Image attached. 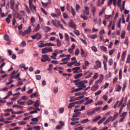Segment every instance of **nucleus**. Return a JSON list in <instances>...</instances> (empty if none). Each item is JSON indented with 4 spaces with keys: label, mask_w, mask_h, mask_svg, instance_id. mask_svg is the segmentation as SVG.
I'll use <instances>...</instances> for the list:
<instances>
[{
    "label": "nucleus",
    "mask_w": 130,
    "mask_h": 130,
    "mask_svg": "<svg viewBox=\"0 0 130 130\" xmlns=\"http://www.w3.org/2000/svg\"><path fill=\"white\" fill-rule=\"evenodd\" d=\"M88 82L87 80H84L82 81L78 82L75 84V85L78 86V87L80 88L81 90L85 88L86 87V86L85 84H86Z\"/></svg>",
    "instance_id": "1"
},
{
    "label": "nucleus",
    "mask_w": 130,
    "mask_h": 130,
    "mask_svg": "<svg viewBox=\"0 0 130 130\" xmlns=\"http://www.w3.org/2000/svg\"><path fill=\"white\" fill-rule=\"evenodd\" d=\"M41 50V53L42 54H45L49 52H52L53 51L52 47L50 48L48 47H45L42 48Z\"/></svg>",
    "instance_id": "2"
},
{
    "label": "nucleus",
    "mask_w": 130,
    "mask_h": 130,
    "mask_svg": "<svg viewBox=\"0 0 130 130\" xmlns=\"http://www.w3.org/2000/svg\"><path fill=\"white\" fill-rule=\"evenodd\" d=\"M42 57L41 61L42 62H45L47 61H50L51 60L50 58L47 55H43L42 56Z\"/></svg>",
    "instance_id": "3"
},
{
    "label": "nucleus",
    "mask_w": 130,
    "mask_h": 130,
    "mask_svg": "<svg viewBox=\"0 0 130 130\" xmlns=\"http://www.w3.org/2000/svg\"><path fill=\"white\" fill-rule=\"evenodd\" d=\"M69 27L75 29L76 28V25L74 23V22L72 20H70L68 23Z\"/></svg>",
    "instance_id": "4"
},
{
    "label": "nucleus",
    "mask_w": 130,
    "mask_h": 130,
    "mask_svg": "<svg viewBox=\"0 0 130 130\" xmlns=\"http://www.w3.org/2000/svg\"><path fill=\"white\" fill-rule=\"evenodd\" d=\"M79 110L78 109L75 110L74 112L75 113H73L72 115V117H77L79 116L81 114V112L79 111Z\"/></svg>",
    "instance_id": "5"
},
{
    "label": "nucleus",
    "mask_w": 130,
    "mask_h": 130,
    "mask_svg": "<svg viewBox=\"0 0 130 130\" xmlns=\"http://www.w3.org/2000/svg\"><path fill=\"white\" fill-rule=\"evenodd\" d=\"M103 58L105 59L103 61V63L104 64V67L105 70H107L106 63L107 61V59L106 57L104 55L103 56Z\"/></svg>",
    "instance_id": "6"
},
{
    "label": "nucleus",
    "mask_w": 130,
    "mask_h": 130,
    "mask_svg": "<svg viewBox=\"0 0 130 130\" xmlns=\"http://www.w3.org/2000/svg\"><path fill=\"white\" fill-rule=\"evenodd\" d=\"M31 37L33 39H35L37 38V39L38 40L41 38L42 35L40 33H37L34 36H31Z\"/></svg>",
    "instance_id": "7"
},
{
    "label": "nucleus",
    "mask_w": 130,
    "mask_h": 130,
    "mask_svg": "<svg viewBox=\"0 0 130 130\" xmlns=\"http://www.w3.org/2000/svg\"><path fill=\"white\" fill-rule=\"evenodd\" d=\"M13 15L14 18L15 17L20 20H21L22 19L21 15V14L16 12H15L13 13Z\"/></svg>",
    "instance_id": "8"
},
{
    "label": "nucleus",
    "mask_w": 130,
    "mask_h": 130,
    "mask_svg": "<svg viewBox=\"0 0 130 130\" xmlns=\"http://www.w3.org/2000/svg\"><path fill=\"white\" fill-rule=\"evenodd\" d=\"M84 9L83 10V13L86 15H89V8L87 6H85L84 7Z\"/></svg>",
    "instance_id": "9"
},
{
    "label": "nucleus",
    "mask_w": 130,
    "mask_h": 130,
    "mask_svg": "<svg viewBox=\"0 0 130 130\" xmlns=\"http://www.w3.org/2000/svg\"><path fill=\"white\" fill-rule=\"evenodd\" d=\"M60 22V21H59L57 20H52L51 21V23L53 25L57 27H58L57 24H58V23H59V22Z\"/></svg>",
    "instance_id": "10"
},
{
    "label": "nucleus",
    "mask_w": 130,
    "mask_h": 130,
    "mask_svg": "<svg viewBox=\"0 0 130 130\" xmlns=\"http://www.w3.org/2000/svg\"><path fill=\"white\" fill-rule=\"evenodd\" d=\"M44 41H41L38 42V44L39 45L38 46L39 47H43L45 46L44 45L45 44H44Z\"/></svg>",
    "instance_id": "11"
},
{
    "label": "nucleus",
    "mask_w": 130,
    "mask_h": 130,
    "mask_svg": "<svg viewBox=\"0 0 130 130\" xmlns=\"http://www.w3.org/2000/svg\"><path fill=\"white\" fill-rule=\"evenodd\" d=\"M10 2L11 8L13 9L14 11V6L15 4V1L14 0H10Z\"/></svg>",
    "instance_id": "12"
},
{
    "label": "nucleus",
    "mask_w": 130,
    "mask_h": 130,
    "mask_svg": "<svg viewBox=\"0 0 130 130\" xmlns=\"http://www.w3.org/2000/svg\"><path fill=\"white\" fill-rule=\"evenodd\" d=\"M80 69V67H76L73 68L72 69V70L73 71V73H78V70Z\"/></svg>",
    "instance_id": "13"
},
{
    "label": "nucleus",
    "mask_w": 130,
    "mask_h": 130,
    "mask_svg": "<svg viewBox=\"0 0 130 130\" xmlns=\"http://www.w3.org/2000/svg\"><path fill=\"white\" fill-rule=\"evenodd\" d=\"M99 85H94L91 88V90L93 91H95L98 88Z\"/></svg>",
    "instance_id": "14"
},
{
    "label": "nucleus",
    "mask_w": 130,
    "mask_h": 130,
    "mask_svg": "<svg viewBox=\"0 0 130 130\" xmlns=\"http://www.w3.org/2000/svg\"><path fill=\"white\" fill-rule=\"evenodd\" d=\"M80 54L82 57H85L87 56V55L85 54L83 49L82 48L80 49Z\"/></svg>",
    "instance_id": "15"
},
{
    "label": "nucleus",
    "mask_w": 130,
    "mask_h": 130,
    "mask_svg": "<svg viewBox=\"0 0 130 130\" xmlns=\"http://www.w3.org/2000/svg\"><path fill=\"white\" fill-rule=\"evenodd\" d=\"M71 56V55H67V56L66 57L67 58H64L62 59L61 60L62 62L64 61H67L70 59V58Z\"/></svg>",
    "instance_id": "16"
},
{
    "label": "nucleus",
    "mask_w": 130,
    "mask_h": 130,
    "mask_svg": "<svg viewBox=\"0 0 130 130\" xmlns=\"http://www.w3.org/2000/svg\"><path fill=\"white\" fill-rule=\"evenodd\" d=\"M126 51H125L123 52L121 56V60L123 61H124V60L125 57L126 55Z\"/></svg>",
    "instance_id": "17"
},
{
    "label": "nucleus",
    "mask_w": 130,
    "mask_h": 130,
    "mask_svg": "<svg viewBox=\"0 0 130 130\" xmlns=\"http://www.w3.org/2000/svg\"><path fill=\"white\" fill-rule=\"evenodd\" d=\"M82 76L83 74L82 73H80L76 74L74 76V78L76 79L80 78Z\"/></svg>",
    "instance_id": "18"
},
{
    "label": "nucleus",
    "mask_w": 130,
    "mask_h": 130,
    "mask_svg": "<svg viewBox=\"0 0 130 130\" xmlns=\"http://www.w3.org/2000/svg\"><path fill=\"white\" fill-rule=\"evenodd\" d=\"M41 3L43 7L45 8L47 7L48 6V5H49L51 3L50 1L45 3H43L42 2Z\"/></svg>",
    "instance_id": "19"
},
{
    "label": "nucleus",
    "mask_w": 130,
    "mask_h": 130,
    "mask_svg": "<svg viewBox=\"0 0 130 130\" xmlns=\"http://www.w3.org/2000/svg\"><path fill=\"white\" fill-rule=\"evenodd\" d=\"M29 7L30 9L31 10V11L32 12H33V11L32 10L33 9H34L35 11H36V6H34L33 4L30 5V6H29Z\"/></svg>",
    "instance_id": "20"
},
{
    "label": "nucleus",
    "mask_w": 130,
    "mask_h": 130,
    "mask_svg": "<svg viewBox=\"0 0 130 130\" xmlns=\"http://www.w3.org/2000/svg\"><path fill=\"white\" fill-rule=\"evenodd\" d=\"M95 111L93 109L91 111H87V115L88 116H91L93 114L95 113Z\"/></svg>",
    "instance_id": "21"
},
{
    "label": "nucleus",
    "mask_w": 130,
    "mask_h": 130,
    "mask_svg": "<svg viewBox=\"0 0 130 130\" xmlns=\"http://www.w3.org/2000/svg\"><path fill=\"white\" fill-rule=\"evenodd\" d=\"M88 36L90 38L94 39L97 38V35L96 34H93L91 35H88Z\"/></svg>",
    "instance_id": "22"
},
{
    "label": "nucleus",
    "mask_w": 130,
    "mask_h": 130,
    "mask_svg": "<svg viewBox=\"0 0 130 130\" xmlns=\"http://www.w3.org/2000/svg\"><path fill=\"white\" fill-rule=\"evenodd\" d=\"M95 63L98 67L99 68H101V63L99 60L96 61H95Z\"/></svg>",
    "instance_id": "23"
},
{
    "label": "nucleus",
    "mask_w": 130,
    "mask_h": 130,
    "mask_svg": "<svg viewBox=\"0 0 130 130\" xmlns=\"http://www.w3.org/2000/svg\"><path fill=\"white\" fill-rule=\"evenodd\" d=\"M96 11V8L94 6H92L91 8V11L93 15H94Z\"/></svg>",
    "instance_id": "24"
},
{
    "label": "nucleus",
    "mask_w": 130,
    "mask_h": 130,
    "mask_svg": "<svg viewBox=\"0 0 130 130\" xmlns=\"http://www.w3.org/2000/svg\"><path fill=\"white\" fill-rule=\"evenodd\" d=\"M43 29L46 32H47L51 30V28L50 27L47 26H45Z\"/></svg>",
    "instance_id": "25"
},
{
    "label": "nucleus",
    "mask_w": 130,
    "mask_h": 130,
    "mask_svg": "<svg viewBox=\"0 0 130 130\" xmlns=\"http://www.w3.org/2000/svg\"><path fill=\"white\" fill-rule=\"evenodd\" d=\"M40 25L39 24H37L35 27L34 30L36 31H38L40 29Z\"/></svg>",
    "instance_id": "26"
},
{
    "label": "nucleus",
    "mask_w": 130,
    "mask_h": 130,
    "mask_svg": "<svg viewBox=\"0 0 130 130\" xmlns=\"http://www.w3.org/2000/svg\"><path fill=\"white\" fill-rule=\"evenodd\" d=\"M45 46H56V45L55 44L53 43H51V42L47 43H45L44 45Z\"/></svg>",
    "instance_id": "27"
},
{
    "label": "nucleus",
    "mask_w": 130,
    "mask_h": 130,
    "mask_svg": "<svg viewBox=\"0 0 130 130\" xmlns=\"http://www.w3.org/2000/svg\"><path fill=\"white\" fill-rule=\"evenodd\" d=\"M80 17L84 20H86L88 19V17L86 16L84 14H82L80 15Z\"/></svg>",
    "instance_id": "28"
},
{
    "label": "nucleus",
    "mask_w": 130,
    "mask_h": 130,
    "mask_svg": "<svg viewBox=\"0 0 130 130\" xmlns=\"http://www.w3.org/2000/svg\"><path fill=\"white\" fill-rule=\"evenodd\" d=\"M27 33V34H29L31 32V26H30L29 27L28 29L26 30H25Z\"/></svg>",
    "instance_id": "29"
},
{
    "label": "nucleus",
    "mask_w": 130,
    "mask_h": 130,
    "mask_svg": "<svg viewBox=\"0 0 130 130\" xmlns=\"http://www.w3.org/2000/svg\"><path fill=\"white\" fill-rule=\"evenodd\" d=\"M18 104L21 105H24L25 104V101H22L21 100H19L17 101Z\"/></svg>",
    "instance_id": "30"
},
{
    "label": "nucleus",
    "mask_w": 130,
    "mask_h": 130,
    "mask_svg": "<svg viewBox=\"0 0 130 130\" xmlns=\"http://www.w3.org/2000/svg\"><path fill=\"white\" fill-rule=\"evenodd\" d=\"M126 80H125L124 81L123 84V86L122 87V91H123L125 90V88L126 87Z\"/></svg>",
    "instance_id": "31"
},
{
    "label": "nucleus",
    "mask_w": 130,
    "mask_h": 130,
    "mask_svg": "<svg viewBox=\"0 0 130 130\" xmlns=\"http://www.w3.org/2000/svg\"><path fill=\"white\" fill-rule=\"evenodd\" d=\"M56 42L57 44V45L58 47H59L61 46V42H60L59 39L58 38L57 39Z\"/></svg>",
    "instance_id": "32"
},
{
    "label": "nucleus",
    "mask_w": 130,
    "mask_h": 130,
    "mask_svg": "<svg viewBox=\"0 0 130 130\" xmlns=\"http://www.w3.org/2000/svg\"><path fill=\"white\" fill-rule=\"evenodd\" d=\"M65 38L66 40L67 41H69L70 40V39L68 35L66 33H65Z\"/></svg>",
    "instance_id": "33"
},
{
    "label": "nucleus",
    "mask_w": 130,
    "mask_h": 130,
    "mask_svg": "<svg viewBox=\"0 0 130 130\" xmlns=\"http://www.w3.org/2000/svg\"><path fill=\"white\" fill-rule=\"evenodd\" d=\"M71 12L72 13V15L73 16L75 15L76 14V12L75 11L74 9L73 8V7H71Z\"/></svg>",
    "instance_id": "34"
},
{
    "label": "nucleus",
    "mask_w": 130,
    "mask_h": 130,
    "mask_svg": "<svg viewBox=\"0 0 130 130\" xmlns=\"http://www.w3.org/2000/svg\"><path fill=\"white\" fill-rule=\"evenodd\" d=\"M80 9H81L80 5L78 4H76V11L78 12Z\"/></svg>",
    "instance_id": "35"
},
{
    "label": "nucleus",
    "mask_w": 130,
    "mask_h": 130,
    "mask_svg": "<svg viewBox=\"0 0 130 130\" xmlns=\"http://www.w3.org/2000/svg\"><path fill=\"white\" fill-rule=\"evenodd\" d=\"M40 119V117H38L37 118H33L31 119V121L34 122H38V120Z\"/></svg>",
    "instance_id": "36"
},
{
    "label": "nucleus",
    "mask_w": 130,
    "mask_h": 130,
    "mask_svg": "<svg viewBox=\"0 0 130 130\" xmlns=\"http://www.w3.org/2000/svg\"><path fill=\"white\" fill-rule=\"evenodd\" d=\"M4 39L6 41H9V37L7 34H5L4 36Z\"/></svg>",
    "instance_id": "37"
},
{
    "label": "nucleus",
    "mask_w": 130,
    "mask_h": 130,
    "mask_svg": "<svg viewBox=\"0 0 130 130\" xmlns=\"http://www.w3.org/2000/svg\"><path fill=\"white\" fill-rule=\"evenodd\" d=\"M101 118V117L100 116H98L95 118L93 120V122L99 120L100 118Z\"/></svg>",
    "instance_id": "38"
},
{
    "label": "nucleus",
    "mask_w": 130,
    "mask_h": 130,
    "mask_svg": "<svg viewBox=\"0 0 130 130\" xmlns=\"http://www.w3.org/2000/svg\"><path fill=\"white\" fill-rule=\"evenodd\" d=\"M127 113V112H124L123 113L120 115V117L123 118H125L126 117Z\"/></svg>",
    "instance_id": "39"
},
{
    "label": "nucleus",
    "mask_w": 130,
    "mask_h": 130,
    "mask_svg": "<svg viewBox=\"0 0 130 130\" xmlns=\"http://www.w3.org/2000/svg\"><path fill=\"white\" fill-rule=\"evenodd\" d=\"M13 108L17 107L19 108H20L22 109H23V107L18 105H13L12 106Z\"/></svg>",
    "instance_id": "40"
},
{
    "label": "nucleus",
    "mask_w": 130,
    "mask_h": 130,
    "mask_svg": "<svg viewBox=\"0 0 130 130\" xmlns=\"http://www.w3.org/2000/svg\"><path fill=\"white\" fill-rule=\"evenodd\" d=\"M18 124L21 125H22L26 124L27 123L26 122L24 121H22L20 122H18Z\"/></svg>",
    "instance_id": "41"
},
{
    "label": "nucleus",
    "mask_w": 130,
    "mask_h": 130,
    "mask_svg": "<svg viewBox=\"0 0 130 130\" xmlns=\"http://www.w3.org/2000/svg\"><path fill=\"white\" fill-rule=\"evenodd\" d=\"M125 34V32L124 30L122 31L121 35V37L122 39H123L124 37Z\"/></svg>",
    "instance_id": "42"
},
{
    "label": "nucleus",
    "mask_w": 130,
    "mask_h": 130,
    "mask_svg": "<svg viewBox=\"0 0 130 130\" xmlns=\"http://www.w3.org/2000/svg\"><path fill=\"white\" fill-rule=\"evenodd\" d=\"M93 100H90L86 102L85 103H84V105H88L89 104L92 103L93 102Z\"/></svg>",
    "instance_id": "43"
},
{
    "label": "nucleus",
    "mask_w": 130,
    "mask_h": 130,
    "mask_svg": "<svg viewBox=\"0 0 130 130\" xmlns=\"http://www.w3.org/2000/svg\"><path fill=\"white\" fill-rule=\"evenodd\" d=\"M84 102V100H82L80 101H76L75 102H74V104H80L81 103H83Z\"/></svg>",
    "instance_id": "44"
},
{
    "label": "nucleus",
    "mask_w": 130,
    "mask_h": 130,
    "mask_svg": "<svg viewBox=\"0 0 130 130\" xmlns=\"http://www.w3.org/2000/svg\"><path fill=\"white\" fill-rule=\"evenodd\" d=\"M89 121V120L88 119H86L82 120L80 122L82 123H83L87 122Z\"/></svg>",
    "instance_id": "45"
},
{
    "label": "nucleus",
    "mask_w": 130,
    "mask_h": 130,
    "mask_svg": "<svg viewBox=\"0 0 130 130\" xmlns=\"http://www.w3.org/2000/svg\"><path fill=\"white\" fill-rule=\"evenodd\" d=\"M39 101L37 100L35 102L34 104V106L35 107H37L39 105Z\"/></svg>",
    "instance_id": "46"
},
{
    "label": "nucleus",
    "mask_w": 130,
    "mask_h": 130,
    "mask_svg": "<svg viewBox=\"0 0 130 130\" xmlns=\"http://www.w3.org/2000/svg\"><path fill=\"white\" fill-rule=\"evenodd\" d=\"M51 15L52 16L53 18H57L59 16L57 14H56L55 13H51Z\"/></svg>",
    "instance_id": "47"
},
{
    "label": "nucleus",
    "mask_w": 130,
    "mask_h": 130,
    "mask_svg": "<svg viewBox=\"0 0 130 130\" xmlns=\"http://www.w3.org/2000/svg\"><path fill=\"white\" fill-rule=\"evenodd\" d=\"M74 103H70L69 104V105L68 106V108H70L73 107L74 106Z\"/></svg>",
    "instance_id": "48"
},
{
    "label": "nucleus",
    "mask_w": 130,
    "mask_h": 130,
    "mask_svg": "<svg viewBox=\"0 0 130 130\" xmlns=\"http://www.w3.org/2000/svg\"><path fill=\"white\" fill-rule=\"evenodd\" d=\"M106 119L105 117H103L102 119H101L98 122V123L99 124H100L102 123Z\"/></svg>",
    "instance_id": "49"
},
{
    "label": "nucleus",
    "mask_w": 130,
    "mask_h": 130,
    "mask_svg": "<svg viewBox=\"0 0 130 130\" xmlns=\"http://www.w3.org/2000/svg\"><path fill=\"white\" fill-rule=\"evenodd\" d=\"M105 10V8H103L102 10L99 12V15L100 16L104 12Z\"/></svg>",
    "instance_id": "50"
},
{
    "label": "nucleus",
    "mask_w": 130,
    "mask_h": 130,
    "mask_svg": "<svg viewBox=\"0 0 130 130\" xmlns=\"http://www.w3.org/2000/svg\"><path fill=\"white\" fill-rule=\"evenodd\" d=\"M130 62V54L128 55L127 58L126 63H129Z\"/></svg>",
    "instance_id": "51"
},
{
    "label": "nucleus",
    "mask_w": 130,
    "mask_h": 130,
    "mask_svg": "<svg viewBox=\"0 0 130 130\" xmlns=\"http://www.w3.org/2000/svg\"><path fill=\"white\" fill-rule=\"evenodd\" d=\"M58 92V87H54V93H56Z\"/></svg>",
    "instance_id": "52"
},
{
    "label": "nucleus",
    "mask_w": 130,
    "mask_h": 130,
    "mask_svg": "<svg viewBox=\"0 0 130 130\" xmlns=\"http://www.w3.org/2000/svg\"><path fill=\"white\" fill-rule=\"evenodd\" d=\"M100 48L101 50L104 51H107L106 48L104 46H100Z\"/></svg>",
    "instance_id": "53"
},
{
    "label": "nucleus",
    "mask_w": 130,
    "mask_h": 130,
    "mask_svg": "<svg viewBox=\"0 0 130 130\" xmlns=\"http://www.w3.org/2000/svg\"><path fill=\"white\" fill-rule=\"evenodd\" d=\"M34 102L31 100H29L27 101V104L28 105H30L32 104Z\"/></svg>",
    "instance_id": "54"
},
{
    "label": "nucleus",
    "mask_w": 130,
    "mask_h": 130,
    "mask_svg": "<svg viewBox=\"0 0 130 130\" xmlns=\"http://www.w3.org/2000/svg\"><path fill=\"white\" fill-rule=\"evenodd\" d=\"M115 51V50L114 49H113L109 50V53L110 55H111L113 54L114 53Z\"/></svg>",
    "instance_id": "55"
},
{
    "label": "nucleus",
    "mask_w": 130,
    "mask_h": 130,
    "mask_svg": "<svg viewBox=\"0 0 130 130\" xmlns=\"http://www.w3.org/2000/svg\"><path fill=\"white\" fill-rule=\"evenodd\" d=\"M74 32L76 35L77 36H79L80 35V34L79 31L75 29L74 30Z\"/></svg>",
    "instance_id": "56"
},
{
    "label": "nucleus",
    "mask_w": 130,
    "mask_h": 130,
    "mask_svg": "<svg viewBox=\"0 0 130 130\" xmlns=\"http://www.w3.org/2000/svg\"><path fill=\"white\" fill-rule=\"evenodd\" d=\"M21 99L22 100L25 101L27 100L28 99V98L26 96H23L21 97Z\"/></svg>",
    "instance_id": "57"
},
{
    "label": "nucleus",
    "mask_w": 130,
    "mask_h": 130,
    "mask_svg": "<svg viewBox=\"0 0 130 130\" xmlns=\"http://www.w3.org/2000/svg\"><path fill=\"white\" fill-rule=\"evenodd\" d=\"M79 123V121H76L75 122H71L70 123V124L71 125H76V124H77L78 123Z\"/></svg>",
    "instance_id": "58"
},
{
    "label": "nucleus",
    "mask_w": 130,
    "mask_h": 130,
    "mask_svg": "<svg viewBox=\"0 0 130 130\" xmlns=\"http://www.w3.org/2000/svg\"><path fill=\"white\" fill-rule=\"evenodd\" d=\"M79 51L78 48H77L76 49L75 54V55H78L79 54Z\"/></svg>",
    "instance_id": "59"
},
{
    "label": "nucleus",
    "mask_w": 130,
    "mask_h": 130,
    "mask_svg": "<svg viewBox=\"0 0 130 130\" xmlns=\"http://www.w3.org/2000/svg\"><path fill=\"white\" fill-rule=\"evenodd\" d=\"M113 61L112 58L110 59L108 61L109 65L111 66V65L113 63Z\"/></svg>",
    "instance_id": "60"
},
{
    "label": "nucleus",
    "mask_w": 130,
    "mask_h": 130,
    "mask_svg": "<svg viewBox=\"0 0 130 130\" xmlns=\"http://www.w3.org/2000/svg\"><path fill=\"white\" fill-rule=\"evenodd\" d=\"M84 127L82 126H80L75 128L74 130H82Z\"/></svg>",
    "instance_id": "61"
},
{
    "label": "nucleus",
    "mask_w": 130,
    "mask_h": 130,
    "mask_svg": "<svg viewBox=\"0 0 130 130\" xmlns=\"http://www.w3.org/2000/svg\"><path fill=\"white\" fill-rule=\"evenodd\" d=\"M105 33L104 29H102L99 32V34L100 35H102L104 34Z\"/></svg>",
    "instance_id": "62"
},
{
    "label": "nucleus",
    "mask_w": 130,
    "mask_h": 130,
    "mask_svg": "<svg viewBox=\"0 0 130 130\" xmlns=\"http://www.w3.org/2000/svg\"><path fill=\"white\" fill-rule=\"evenodd\" d=\"M121 86L120 85H118V86L117 88L116 89V91L117 92H119L120 91V90L121 89Z\"/></svg>",
    "instance_id": "63"
},
{
    "label": "nucleus",
    "mask_w": 130,
    "mask_h": 130,
    "mask_svg": "<svg viewBox=\"0 0 130 130\" xmlns=\"http://www.w3.org/2000/svg\"><path fill=\"white\" fill-rule=\"evenodd\" d=\"M92 50L94 52H96L97 51V50L96 47L94 46H92L91 47Z\"/></svg>",
    "instance_id": "64"
}]
</instances>
